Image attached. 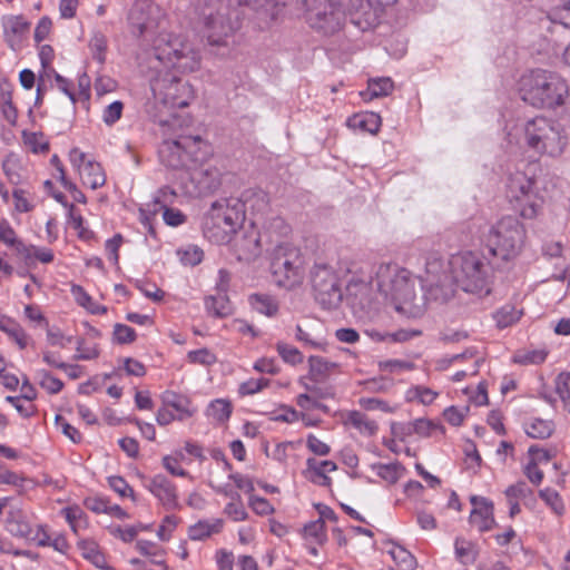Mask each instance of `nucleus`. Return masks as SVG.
<instances>
[{"label":"nucleus","mask_w":570,"mask_h":570,"mask_svg":"<svg viewBox=\"0 0 570 570\" xmlns=\"http://www.w3.org/2000/svg\"><path fill=\"white\" fill-rule=\"evenodd\" d=\"M160 9L150 0H139L134 3L128 13L131 32L141 36L157 26Z\"/></svg>","instance_id":"f3484780"},{"label":"nucleus","mask_w":570,"mask_h":570,"mask_svg":"<svg viewBox=\"0 0 570 570\" xmlns=\"http://www.w3.org/2000/svg\"><path fill=\"white\" fill-rule=\"evenodd\" d=\"M470 358L471 364L466 370L458 371L453 376L452 381L460 382L464 380L469 375H475L479 372L480 363L482 362V358L478 355H475L472 351H466L462 354L453 355L449 363H456L461 362L463 360Z\"/></svg>","instance_id":"4c0bfd02"},{"label":"nucleus","mask_w":570,"mask_h":570,"mask_svg":"<svg viewBox=\"0 0 570 570\" xmlns=\"http://www.w3.org/2000/svg\"><path fill=\"white\" fill-rule=\"evenodd\" d=\"M233 249L239 261H252L261 253L259 233L254 226L234 235Z\"/></svg>","instance_id":"a211bd4d"},{"label":"nucleus","mask_w":570,"mask_h":570,"mask_svg":"<svg viewBox=\"0 0 570 570\" xmlns=\"http://www.w3.org/2000/svg\"><path fill=\"white\" fill-rule=\"evenodd\" d=\"M23 145L33 154H45L49 150V140L41 131H22Z\"/></svg>","instance_id":"c03bdc74"},{"label":"nucleus","mask_w":570,"mask_h":570,"mask_svg":"<svg viewBox=\"0 0 570 570\" xmlns=\"http://www.w3.org/2000/svg\"><path fill=\"white\" fill-rule=\"evenodd\" d=\"M371 470L389 484L396 483L404 475V468L397 463H373Z\"/></svg>","instance_id":"c9c22d12"},{"label":"nucleus","mask_w":570,"mask_h":570,"mask_svg":"<svg viewBox=\"0 0 570 570\" xmlns=\"http://www.w3.org/2000/svg\"><path fill=\"white\" fill-rule=\"evenodd\" d=\"M539 497L544 501V503L551 509V511L557 515H563L566 512V505L563 503L560 494L550 488H546L540 490Z\"/></svg>","instance_id":"5fc2aeb1"},{"label":"nucleus","mask_w":570,"mask_h":570,"mask_svg":"<svg viewBox=\"0 0 570 570\" xmlns=\"http://www.w3.org/2000/svg\"><path fill=\"white\" fill-rule=\"evenodd\" d=\"M224 522L222 519L200 520L188 528V538L193 541H202L219 533Z\"/></svg>","instance_id":"c85d7f7f"},{"label":"nucleus","mask_w":570,"mask_h":570,"mask_svg":"<svg viewBox=\"0 0 570 570\" xmlns=\"http://www.w3.org/2000/svg\"><path fill=\"white\" fill-rule=\"evenodd\" d=\"M315 298L316 301L327 309H333L340 306L343 292H342V281L341 278L331 282L330 284H323L317 287H314Z\"/></svg>","instance_id":"393cba45"},{"label":"nucleus","mask_w":570,"mask_h":570,"mask_svg":"<svg viewBox=\"0 0 570 570\" xmlns=\"http://www.w3.org/2000/svg\"><path fill=\"white\" fill-rule=\"evenodd\" d=\"M77 548L81 557L96 568L101 570H115L108 564L105 552L95 539L79 537Z\"/></svg>","instance_id":"4be33fe9"},{"label":"nucleus","mask_w":570,"mask_h":570,"mask_svg":"<svg viewBox=\"0 0 570 570\" xmlns=\"http://www.w3.org/2000/svg\"><path fill=\"white\" fill-rule=\"evenodd\" d=\"M71 531L79 537L80 532L88 529L89 520L85 511L77 504L65 507L60 510Z\"/></svg>","instance_id":"c756f323"},{"label":"nucleus","mask_w":570,"mask_h":570,"mask_svg":"<svg viewBox=\"0 0 570 570\" xmlns=\"http://www.w3.org/2000/svg\"><path fill=\"white\" fill-rule=\"evenodd\" d=\"M394 83L391 78L382 77L371 79L367 85L365 92H362L364 99H374L379 97L387 96L392 92Z\"/></svg>","instance_id":"a19ab883"},{"label":"nucleus","mask_w":570,"mask_h":570,"mask_svg":"<svg viewBox=\"0 0 570 570\" xmlns=\"http://www.w3.org/2000/svg\"><path fill=\"white\" fill-rule=\"evenodd\" d=\"M473 509L470 513V523L479 531L484 532L494 525L493 503L483 497H472Z\"/></svg>","instance_id":"aec40b11"},{"label":"nucleus","mask_w":570,"mask_h":570,"mask_svg":"<svg viewBox=\"0 0 570 570\" xmlns=\"http://www.w3.org/2000/svg\"><path fill=\"white\" fill-rule=\"evenodd\" d=\"M521 99L535 108L556 109L563 106L570 96L567 80L558 72L547 69H532L518 81Z\"/></svg>","instance_id":"7ed1b4c3"},{"label":"nucleus","mask_w":570,"mask_h":570,"mask_svg":"<svg viewBox=\"0 0 570 570\" xmlns=\"http://www.w3.org/2000/svg\"><path fill=\"white\" fill-rule=\"evenodd\" d=\"M136 549L141 554L153 558L155 563H164V549L157 543L148 540H140L136 543Z\"/></svg>","instance_id":"680f3d73"},{"label":"nucleus","mask_w":570,"mask_h":570,"mask_svg":"<svg viewBox=\"0 0 570 570\" xmlns=\"http://www.w3.org/2000/svg\"><path fill=\"white\" fill-rule=\"evenodd\" d=\"M509 144L528 148L540 157L559 158L567 149L569 136L559 121L535 117L515 126L508 134Z\"/></svg>","instance_id":"f03ea898"},{"label":"nucleus","mask_w":570,"mask_h":570,"mask_svg":"<svg viewBox=\"0 0 570 570\" xmlns=\"http://www.w3.org/2000/svg\"><path fill=\"white\" fill-rule=\"evenodd\" d=\"M0 242L14 252L17 250L18 244L23 242L18 237L14 228L6 218H0Z\"/></svg>","instance_id":"bf43d9fd"},{"label":"nucleus","mask_w":570,"mask_h":570,"mask_svg":"<svg viewBox=\"0 0 570 570\" xmlns=\"http://www.w3.org/2000/svg\"><path fill=\"white\" fill-rule=\"evenodd\" d=\"M276 351L287 364L298 365L304 361V355L295 346L287 343L278 342L276 344Z\"/></svg>","instance_id":"052dcab7"},{"label":"nucleus","mask_w":570,"mask_h":570,"mask_svg":"<svg viewBox=\"0 0 570 570\" xmlns=\"http://www.w3.org/2000/svg\"><path fill=\"white\" fill-rule=\"evenodd\" d=\"M70 291L76 303L83 307L88 313L94 315L107 313V307L95 302L82 286L73 284Z\"/></svg>","instance_id":"f704fd0d"},{"label":"nucleus","mask_w":570,"mask_h":570,"mask_svg":"<svg viewBox=\"0 0 570 570\" xmlns=\"http://www.w3.org/2000/svg\"><path fill=\"white\" fill-rule=\"evenodd\" d=\"M389 553L401 570H414L416 568L414 556L402 546H392Z\"/></svg>","instance_id":"8fccbe9b"},{"label":"nucleus","mask_w":570,"mask_h":570,"mask_svg":"<svg viewBox=\"0 0 570 570\" xmlns=\"http://www.w3.org/2000/svg\"><path fill=\"white\" fill-rule=\"evenodd\" d=\"M525 239L524 226L513 216L498 220L484 236V245L497 259L509 263L522 250Z\"/></svg>","instance_id":"0eeeda50"},{"label":"nucleus","mask_w":570,"mask_h":570,"mask_svg":"<svg viewBox=\"0 0 570 570\" xmlns=\"http://www.w3.org/2000/svg\"><path fill=\"white\" fill-rule=\"evenodd\" d=\"M142 480L144 487L166 511H176L181 508L178 489L165 474L158 473L150 478L142 476Z\"/></svg>","instance_id":"2eb2a0df"},{"label":"nucleus","mask_w":570,"mask_h":570,"mask_svg":"<svg viewBox=\"0 0 570 570\" xmlns=\"http://www.w3.org/2000/svg\"><path fill=\"white\" fill-rule=\"evenodd\" d=\"M520 317L521 311L517 309L512 305H504L494 314L497 325L501 328L517 323Z\"/></svg>","instance_id":"4d7b16f0"},{"label":"nucleus","mask_w":570,"mask_h":570,"mask_svg":"<svg viewBox=\"0 0 570 570\" xmlns=\"http://www.w3.org/2000/svg\"><path fill=\"white\" fill-rule=\"evenodd\" d=\"M151 99L146 104V110L151 116H158L164 109L185 108L195 99L194 87L168 70H158L150 79Z\"/></svg>","instance_id":"423d86ee"},{"label":"nucleus","mask_w":570,"mask_h":570,"mask_svg":"<svg viewBox=\"0 0 570 570\" xmlns=\"http://www.w3.org/2000/svg\"><path fill=\"white\" fill-rule=\"evenodd\" d=\"M155 55L165 68H173L180 73L195 72L200 68V55L193 43L180 36L159 39Z\"/></svg>","instance_id":"1a4fd4ad"},{"label":"nucleus","mask_w":570,"mask_h":570,"mask_svg":"<svg viewBox=\"0 0 570 570\" xmlns=\"http://www.w3.org/2000/svg\"><path fill=\"white\" fill-rule=\"evenodd\" d=\"M0 108L7 121L14 126L18 119V112L11 100L10 91H3L0 96Z\"/></svg>","instance_id":"774afa93"},{"label":"nucleus","mask_w":570,"mask_h":570,"mask_svg":"<svg viewBox=\"0 0 570 570\" xmlns=\"http://www.w3.org/2000/svg\"><path fill=\"white\" fill-rule=\"evenodd\" d=\"M337 278H340L338 274L327 263H315L311 272V281L313 288L323 284H330L331 282H334Z\"/></svg>","instance_id":"ea45409f"},{"label":"nucleus","mask_w":570,"mask_h":570,"mask_svg":"<svg viewBox=\"0 0 570 570\" xmlns=\"http://www.w3.org/2000/svg\"><path fill=\"white\" fill-rule=\"evenodd\" d=\"M358 404L366 411H381L384 413H393L396 411V405H391L389 402L377 397H361Z\"/></svg>","instance_id":"0e129e2a"},{"label":"nucleus","mask_w":570,"mask_h":570,"mask_svg":"<svg viewBox=\"0 0 570 570\" xmlns=\"http://www.w3.org/2000/svg\"><path fill=\"white\" fill-rule=\"evenodd\" d=\"M344 423L366 436L374 435L379 430L377 423L360 411L347 412Z\"/></svg>","instance_id":"7c9ffc66"},{"label":"nucleus","mask_w":570,"mask_h":570,"mask_svg":"<svg viewBox=\"0 0 570 570\" xmlns=\"http://www.w3.org/2000/svg\"><path fill=\"white\" fill-rule=\"evenodd\" d=\"M92 58L104 65L107 56L108 40L104 32L94 30L88 43Z\"/></svg>","instance_id":"79ce46f5"},{"label":"nucleus","mask_w":570,"mask_h":570,"mask_svg":"<svg viewBox=\"0 0 570 570\" xmlns=\"http://www.w3.org/2000/svg\"><path fill=\"white\" fill-rule=\"evenodd\" d=\"M32 528L27 514L21 509L10 507L6 519V529L8 532L17 538L27 539Z\"/></svg>","instance_id":"bb28decb"},{"label":"nucleus","mask_w":570,"mask_h":570,"mask_svg":"<svg viewBox=\"0 0 570 570\" xmlns=\"http://www.w3.org/2000/svg\"><path fill=\"white\" fill-rule=\"evenodd\" d=\"M190 184L185 186V193L191 196L207 195L220 185V171L212 164H200L190 170Z\"/></svg>","instance_id":"dca6fc26"},{"label":"nucleus","mask_w":570,"mask_h":570,"mask_svg":"<svg viewBox=\"0 0 570 570\" xmlns=\"http://www.w3.org/2000/svg\"><path fill=\"white\" fill-rule=\"evenodd\" d=\"M160 161L169 168H184L187 166V159L180 138L174 140H165L159 148Z\"/></svg>","instance_id":"5701e85b"},{"label":"nucleus","mask_w":570,"mask_h":570,"mask_svg":"<svg viewBox=\"0 0 570 570\" xmlns=\"http://www.w3.org/2000/svg\"><path fill=\"white\" fill-rule=\"evenodd\" d=\"M205 306L207 312L216 317H226L232 314L230 302L224 294L206 298Z\"/></svg>","instance_id":"49530a36"},{"label":"nucleus","mask_w":570,"mask_h":570,"mask_svg":"<svg viewBox=\"0 0 570 570\" xmlns=\"http://www.w3.org/2000/svg\"><path fill=\"white\" fill-rule=\"evenodd\" d=\"M13 206L17 213H29L36 206V199L31 193L26 189L17 188L12 193Z\"/></svg>","instance_id":"603ef678"},{"label":"nucleus","mask_w":570,"mask_h":570,"mask_svg":"<svg viewBox=\"0 0 570 570\" xmlns=\"http://www.w3.org/2000/svg\"><path fill=\"white\" fill-rule=\"evenodd\" d=\"M379 294L406 317H419L425 308V297L416 292V278L397 264H381L373 281Z\"/></svg>","instance_id":"f257e3e1"},{"label":"nucleus","mask_w":570,"mask_h":570,"mask_svg":"<svg viewBox=\"0 0 570 570\" xmlns=\"http://www.w3.org/2000/svg\"><path fill=\"white\" fill-rule=\"evenodd\" d=\"M507 193L515 208L525 219L535 218L541 212L546 196L540 180L523 171H515L509 176Z\"/></svg>","instance_id":"6e6552de"},{"label":"nucleus","mask_w":570,"mask_h":570,"mask_svg":"<svg viewBox=\"0 0 570 570\" xmlns=\"http://www.w3.org/2000/svg\"><path fill=\"white\" fill-rule=\"evenodd\" d=\"M233 412V404L227 399L213 400L206 407V416L217 424L226 423Z\"/></svg>","instance_id":"2f4dec72"},{"label":"nucleus","mask_w":570,"mask_h":570,"mask_svg":"<svg viewBox=\"0 0 570 570\" xmlns=\"http://www.w3.org/2000/svg\"><path fill=\"white\" fill-rule=\"evenodd\" d=\"M548 351L543 347L531 348V350H519L513 355L514 363L528 365V364H541L546 361Z\"/></svg>","instance_id":"de8ad7c7"},{"label":"nucleus","mask_w":570,"mask_h":570,"mask_svg":"<svg viewBox=\"0 0 570 570\" xmlns=\"http://www.w3.org/2000/svg\"><path fill=\"white\" fill-rule=\"evenodd\" d=\"M245 204L235 197L214 202L203 222L205 237L216 244H227L243 227Z\"/></svg>","instance_id":"20e7f679"},{"label":"nucleus","mask_w":570,"mask_h":570,"mask_svg":"<svg viewBox=\"0 0 570 570\" xmlns=\"http://www.w3.org/2000/svg\"><path fill=\"white\" fill-rule=\"evenodd\" d=\"M306 466L307 478L311 482L320 487H331L332 479L327 475V473L337 470L335 462L330 460L317 461L313 458H309L306 461Z\"/></svg>","instance_id":"b1692460"},{"label":"nucleus","mask_w":570,"mask_h":570,"mask_svg":"<svg viewBox=\"0 0 570 570\" xmlns=\"http://www.w3.org/2000/svg\"><path fill=\"white\" fill-rule=\"evenodd\" d=\"M179 138L187 161L202 163L212 154L210 145L200 136H180Z\"/></svg>","instance_id":"a878e982"},{"label":"nucleus","mask_w":570,"mask_h":570,"mask_svg":"<svg viewBox=\"0 0 570 570\" xmlns=\"http://www.w3.org/2000/svg\"><path fill=\"white\" fill-rule=\"evenodd\" d=\"M35 379L41 389L49 394H57L63 389L62 381L51 375L47 370H36Z\"/></svg>","instance_id":"3c124183"},{"label":"nucleus","mask_w":570,"mask_h":570,"mask_svg":"<svg viewBox=\"0 0 570 570\" xmlns=\"http://www.w3.org/2000/svg\"><path fill=\"white\" fill-rule=\"evenodd\" d=\"M438 396L439 392L425 385H413L406 390L404 397L406 402L430 405L438 399Z\"/></svg>","instance_id":"e433bc0d"},{"label":"nucleus","mask_w":570,"mask_h":570,"mask_svg":"<svg viewBox=\"0 0 570 570\" xmlns=\"http://www.w3.org/2000/svg\"><path fill=\"white\" fill-rule=\"evenodd\" d=\"M523 430L532 439H547L551 436L554 424L550 420L530 417L523 423Z\"/></svg>","instance_id":"72a5a7b5"},{"label":"nucleus","mask_w":570,"mask_h":570,"mask_svg":"<svg viewBox=\"0 0 570 570\" xmlns=\"http://www.w3.org/2000/svg\"><path fill=\"white\" fill-rule=\"evenodd\" d=\"M271 269L275 283L287 289L299 286L304 278L299 252L289 244L275 247Z\"/></svg>","instance_id":"9b49d317"},{"label":"nucleus","mask_w":570,"mask_h":570,"mask_svg":"<svg viewBox=\"0 0 570 570\" xmlns=\"http://www.w3.org/2000/svg\"><path fill=\"white\" fill-rule=\"evenodd\" d=\"M452 285L455 284L465 293L488 294L491 284V267L485 258L476 252H461L448 261Z\"/></svg>","instance_id":"39448f33"},{"label":"nucleus","mask_w":570,"mask_h":570,"mask_svg":"<svg viewBox=\"0 0 570 570\" xmlns=\"http://www.w3.org/2000/svg\"><path fill=\"white\" fill-rule=\"evenodd\" d=\"M137 337L136 331L121 323H117L112 331V341L117 344H130L135 342Z\"/></svg>","instance_id":"338daca9"},{"label":"nucleus","mask_w":570,"mask_h":570,"mask_svg":"<svg viewBox=\"0 0 570 570\" xmlns=\"http://www.w3.org/2000/svg\"><path fill=\"white\" fill-rule=\"evenodd\" d=\"M0 330L8 334V336L22 350L28 344V336L22 327L12 320H1Z\"/></svg>","instance_id":"09e8293b"},{"label":"nucleus","mask_w":570,"mask_h":570,"mask_svg":"<svg viewBox=\"0 0 570 570\" xmlns=\"http://www.w3.org/2000/svg\"><path fill=\"white\" fill-rule=\"evenodd\" d=\"M69 161L85 186L98 189L106 184V174L101 165L81 149L72 148L69 151Z\"/></svg>","instance_id":"4468645a"},{"label":"nucleus","mask_w":570,"mask_h":570,"mask_svg":"<svg viewBox=\"0 0 570 570\" xmlns=\"http://www.w3.org/2000/svg\"><path fill=\"white\" fill-rule=\"evenodd\" d=\"M230 498L232 501L224 508V513L235 522L245 521L248 518V513L240 500L239 494H230Z\"/></svg>","instance_id":"6e6d98bb"},{"label":"nucleus","mask_w":570,"mask_h":570,"mask_svg":"<svg viewBox=\"0 0 570 570\" xmlns=\"http://www.w3.org/2000/svg\"><path fill=\"white\" fill-rule=\"evenodd\" d=\"M305 18L311 28L324 35L341 29L345 17L343 0H305Z\"/></svg>","instance_id":"f8f14e48"},{"label":"nucleus","mask_w":570,"mask_h":570,"mask_svg":"<svg viewBox=\"0 0 570 570\" xmlns=\"http://www.w3.org/2000/svg\"><path fill=\"white\" fill-rule=\"evenodd\" d=\"M303 531L305 539L317 544H323L327 539L325 522L323 519H317L307 523Z\"/></svg>","instance_id":"864d4df0"},{"label":"nucleus","mask_w":570,"mask_h":570,"mask_svg":"<svg viewBox=\"0 0 570 570\" xmlns=\"http://www.w3.org/2000/svg\"><path fill=\"white\" fill-rule=\"evenodd\" d=\"M3 28L8 40L16 42L27 33L29 23L20 16H12L4 20Z\"/></svg>","instance_id":"58836bf2"},{"label":"nucleus","mask_w":570,"mask_h":570,"mask_svg":"<svg viewBox=\"0 0 570 570\" xmlns=\"http://www.w3.org/2000/svg\"><path fill=\"white\" fill-rule=\"evenodd\" d=\"M248 302L254 311L268 317L275 316L279 308L277 299L268 294H252Z\"/></svg>","instance_id":"473e14b6"},{"label":"nucleus","mask_w":570,"mask_h":570,"mask_svg":"<svg viewBox=\"0 0 570 570\" xmlns=\"http://www.w3.org/2000/svg\"><path fill=\"white\" fill-rule=\"evenodd\" d=\"M454 553L459 562L462 564H471L476 560L478 549L473 542L456 538L454 542Z\"/></svg>","instance_id":"a18cd8bd"},{"label":"nucleus","mask_w":570,"mask_h":570,"mask_svg":"<svg viewBox=\"0 0 570 570\" xmlns=\"http://www.w3.org/2000/svg\"><path fill=\"white\" fill-rule=\"evenodd\" d=\"M308 366L312 376H325L335 370L337 364L321 356H311L308 358Z\"/></svg>","instance_id":"e2e57ef3"},{"label":"nucleus","mask_w":570,"mask_h":570,"mask_svg":"<svg viewBox=\"0 0 570 570\" xmlns=\"http://www.w3.org/2000/svg\"><path fill=\"white\" fill-rule=\"evenodd\" d=\"M425 288V298L436 303H446L454 295L450 268L438 253L425 257L424 274L421 276Z\"/></svg>","instance_id":"9d476101"},{"label":"nucleus","mask_w":570,"mask_h":570,"mask_svg":"<svg viewBox=\"0 0 570 570\" xmlns=\"http://www.w3.org/2000/svg\"><path fill=\"white\" fill-rule=\"evenodd\" d=\"M346 124L353 130L375 135L380 130L382 120L376 112L366 111L353 115Z\"/></svg>","instance_id":"cd10ccee"},{"label":"nucleus","mask_w":570,"mask_h":570,"mask_svg":"<svg viewBox=\"0 0 570 570\" xmlns=\"http://www.w3.org/2000/svg\"><path fill=\"white\" fill-rule=\"evenodd\" d=\"M235 29L227 6L222 4L215 12L209 11L204 16L203 33L210 46H226Z\"/></svg>","instance_id":"ddd939ff"},{"label":"nucleus","mask_w":570,"mask_h":570,"mask_svg":"<svg viewBox=\"0 0 570 570\" xmlns=\"http://www.w3.org/2000/svg\"><path fill=\"white\" fill-rule=\"evenodd\" d=\"M160 400L163 404L174 412L177 421H186L198 412V407L186 394L167 390L161 393Z\"/></svg>","instance_id":"6ab92c4d"},{"label":"nucleus","mask_w":570,"mask_h":570,"mask_svg":"<svg viewBox=\"0 0 570 570\" xmlns=\"http://www.w3.org/2000/svg\"><path fill=\"white\" fill-rule=\"evenodd\" d=\"M432 429V423L425 419H417L414 422L407 424L394 423L391 426L392 434L394 438H401L399 430H407L409 434H417L420 436H429Z\"/></svg>","instance_id":"37998d69"},{"label":"nucleus","mask_w":570,"mask_h":570,"mask_svg":"<svg viewBox=\"0 0 570 570\" xmlns=\"http://www.w3.org/2000/svg\"><path fill=\"white\" fill-rule=\"evenodd\" d=\"M187 361L190 364L212 366L217 362L216 354L209 348L203 347L187 353Z\"/></svg>","instance_id":"13d9d810"},{"label":"nucleus","mask_w":570,"mask_h":570,"mask_svg":"<svg viewBox=\"0 0 570 570\" xmlns=\"http://www.w3.org/2000/svg\"><path fill=\"white\" fill-rule=\"evenodd\" d=\"M292 448V442H281L275 444L272 450L269 449L268 444H265L263 450L268 458L277 461L281 464H285L287 462L288 451Z\"/></svg>","instance_id":"69168bd1"},{"label":"nucleus","mask_w":570,"mask_h":570,"mask_svg":"<svg viewBox=\"0 0 570 570\" xmlns=\"http://www.w3.org/2000/svg\"><path fill=\"white\" fill-rule=\"evenodd\" d=\"M14 255L26 267H36L38 263L49 264L55 258L50 248L24 242L18 244Z\"/></svg>","instance_id":"412c9836"}]
</instances>
